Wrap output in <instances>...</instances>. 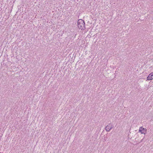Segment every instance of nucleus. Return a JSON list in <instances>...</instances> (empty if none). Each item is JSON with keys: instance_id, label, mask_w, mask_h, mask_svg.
<instances>
[{"instance_id": "nucleus-4", "label": "nucleus", "mask_w": 153, "mask_h": 153, "mask_svg": "<svg viewBox=\"0 0 153 153\" xmlns=\"http://www.w3.org/2000/svg\"><path fill=\"white\" fill-rule=\"evenodd\" d=\"M153 79V72H152L149 74L147 78V79L148 80H151Z\"/></svg>"}, {"instance_id": "nucleus-1", "label": "nucleus", "mask_w": 153, "mask_h": 153, "mask_svg": "<svg viewBox=\"0 0 153 153\" xmlns=\"http://www.w3.org/2000/svg\"><path fill=\"white\" fill-rule=\"evenodd\" d=\"M78 27L81 30H84L85 29V23L84 20L82 19H79L77 22Z\"/></svg>"}, {"instance_id": "nucleus-3", "label": "nucleus", "mask_w": 153, "mask_h": 153, "mask_svg": "<svg viewBox=\"0 0 153 153\" xmlns=\"http://www.w3.org/2000/svg\"><path fill=\"white\" fill-rule=\"evenodd\" d=\"M111 124H109L108 125L106 126L105 127V130L107 131H109L110 130H111L112 128V125H111V126H110Z\"/></svg>"}, {"instance_id": "nucleus-2", "label": "nucleus", "mask_w": 153, "mask_h": 153, "mask_svg": "<svg viewBox=\"0 0 153 153\" xmlns=\"http://www.w3.org/2000/svg\"><path fill=\"white\" fill-rule=\"evenodd\" d=\"M146 131V128H142V127H140L139 129V131L140 132L141 134H145Z\"/></svg>"}, {"instance_id": "nucleus-5", "label": "nucleus", "mask_w": 153, "mask_h": 153, "mask_svg": "<svg viewBox=\"0 0 153 153\" xmlns=\"http://www.w3.org/2000/svg\"><path fill=\"white\" fill-rule=\"evenodd\" d=\"M0 153H3L0 152Z\"/></svg>"}]
</instances>
